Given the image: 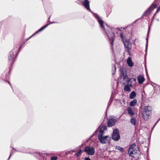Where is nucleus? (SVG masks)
I'll return each mask as SVG.
<instances>
[{"mask_svg":"<svg viewBox=\"0 0 160 160\" xmlns=\"http://www.w3.org/2000/svg\"><path fill=\"white\" fill-rule=\"evenodd\" d=\"M33 154L36 158L39 160H41V158H42L43 160H45L47 158V155L46 153H42L40 152H34Z\"/></svg>","mask_w":160,"mask_h":160,"instance_id":"nucleus-9","label":"nucleus"},{"mask_svg":"<svg viewBox=\"0 0 160 160\" xmlns=\"http://www.w3.org/2000/svg\"><path fill=\"white\" fill-rule=\"evenodd\" d=\"M128 152L130 156L133 157L135 160H138L141 156V152L138 146H136L135 143L129 147Z\"/></svg>","mask_w":160,"mask_h":160,"instance_id":"nucleus-2","label":"nucleus"},{"mask_svg":"<svg viewBox=\"0 0 160 160\" xmlns=\"http://www.w3.org/2000/svg\"><path fill=\"white\" fill-rule=\"evenodd\" d=\"M14 153V152L13 151V150H12L11 152L10 155V156L12 155Z\"/></svg>","mask_w":160,"mask_h":160,"instance_id":"nucleus-37","label":"nucleus"},{"mask_svg":"<svg viewBox=\"0 0 160 160\" xmlns=\"http://www.w3.org/2000/svg\"><path fill=\"white\" fill-rule=\"evenodd\" d=\"M123 42L125 48L129 49H131L132 44L129 40H125L124 42L123 40Z\"/></svg>","mask_w":160,"mask_h":160,"instance_id":"nucleus-12","label":"nucleus"},{"mask_svg":"<svg viewBox=\"0 0 160 160\" xmlns=\"http://www.w3.org/2000/svg\"><path fill=\"white\" fill-rule=\"evenodd\" d=\"M137 80L139 84H142L145 81L144 77L141 74H140L137 77Z\"/></svg>","mask_w":160,"mask_h":160,"instance_id":"nucleus-14","label":"nucleus"},{"mask_svg":"<svg viewBox=\"0 0 160 160\" xmlns=\"http://www.w3.org/2000/svg\"><path fill=\"white\" fill-rule=\"evenodd\" d=\"M123 35L122 34H121L120 35V36H121V38H122V37H123Z\"/></svg>","mask_w":160,"mask_h":160,"instance_id":"nucleus-39","label":"nucleus"},{"mask_svg":"<svg viewBox=\"0 0 160 160\" xmlns=\"http://www.w3.org/2000/svg\"><path fill=\"white\" fill-rule=\"evenodd\" d=\"M127 62L128 65L129 67H132L134 65V63L132 61L131 58L130 57L128 58L127 60Z\"/></svg>","mask_w":160,"mask_h":160,"instance_id":"nucleus-20","label":"nucleus"},{"mask_svg":"<svg viewBox=\"0 0 160 160\" xmlns=\"http://www.w3.org/2000/svg\"><path fill=\"white\" fill-rule=\"evenodd\" d=\"M116 149L117 150H119L121 152H123L124 150L123 148H122L121 147L118 146H116Z\"/></svg>","mask_w":160,"mask_h":160,"instance_id":"nucleus-30","label":"nucleus"},{"mask_svg":"<svg viewBox=\"0 0 160 160\" xmlns=\"http://www.w3.org/2000/svg\"><path fill=\"white\" fill-rule=\"evenodd\" d=\"M159 121L160 120H159L158 119V120L156 121V122L154 124V125L151 128V132H152V131H153L154 127H155V126H156V124L158 123Z\"/></svg>","mask_w":160,"mask_h":160,"instance_id":"nucleus-33","label":"nucleus"},{"mask_svg":"<svg viewBox=\"0 0 160 160\" xmlns=\"http://www.w3.org/2000/svg\"><path fill=\"white\" fill-rule=\"evenodd\" d=\"M82 151L81 149H80L79 151H78L77 153H75L77 157H79L81 154Z\"/></svg>","mask_w":160,"mask_h":160,"instance_id":"nucleus-31","label":"nucleus"},{"mask_svg":"<svg viewBox=\"0 0 160 160\" xmlns=\"http://www.w3.org/2000/svg\"><path fill=\"white\" fill-rule=\"evenodd\" d=\"M152 108L150 106H145L143 108L141 114L142 118L146 121L150 118L152 113Z\"/></svg>","mask_w":160,"mask_h":160,"instance_id":"nucleus-3","label":"nucleus"},{"mask_svg":"<svg viewBox=\"0 0 160 160\" xmlns=\"http://www.w3.org/2000/svg\"><path fill=\"white\" fill-rule=\"evenodd\" d=\"M120 77H121V78H122L123 80H125L126 78L128 79L126 71H124L123 70L121 71Z\"/></svg>","mask_w":160,"mask_h":160,"instance_id":"nucleus-15","label":"nucleus"},{"mask_svg":"<svg viewBox=\"0 0 160 160\" xmlns=\"http://www.w3.org/2000/svg\"><path fill=\"white\" fill-rule=\"evenodd\" d=\"M129 26H128L125 27H121L119 28H118L117 29H118V30H122L123 29H128V28H129Z\"/></svg>","mask_w":160,"mask_h":160,"instance_id":"nucleus-32","label":"nucleus"},{"mask_svg":"<svg viewBox=\"0 0 160 160\" xmlns=\"http://www.w3.org/2000/svg\"><path fill=\"white\" fill-rule=\"evenodd\" d=\"M84 151L89 155H93L95 153V150L93 147L87 146L85 147Z\"/></svg>","mask_w":160,"mask_h":160,"instance_id":"nucleus-10","label":"nucleus"},{"mask_svg":"<svg viewBox=\"0 0 160 160\" xmlns=\"http://www.w3.org/2000/svg\"><path fill=\"white\" fill-rule=\"evenodd\" d=\"M131 49H128V48H127V49L126 50V51L127 52V53L129 55H130V50H131Z\"/></svg>","mask_w":160,"mask_h":160,"instance_id":"nucleus-36","label":"nucleus"},{"mask_svg":"<svg viewBox=\"0 0 160 160\" xmlns=\"http://www.w3.org/2000/svg\"><path fill=\"white\" fill-rule=\"evenodd\" d=\"M22 48V47H21L20 46L18 49V51L17 52L18 46H17L13 48L9 53L10 55L8 58V60L10 61L12 60L14 58L15 55H16V57Z\"/></svg>","mask_w":160,"mask_h":160,"instance_id":"nucleus-5","label":"nucleus"},{"mask_svg":"<svg viewBox=\"0 0 160 160\" xmlns=\"http://www.w3.org/2000/svg\"><path fill=\"white\" fill-rule=\"evenodd\" d=\"M7 160H9V159H8Z\"/></svg>","mask_w":160,"mask_h":160,"instance_id":"nucleus-45","label":"nucleus"},{"mask_svg":"<svg viewBox=\"0 0 160 160\" xmlns=\"http://www.w3.org/2000/svg\"><path fill=\"white\" fill-rule=\"evenodd\" d=\"M84 160H91V159L89 157H86L85 158Z\"/></svg>","mask_w":160,"mask_h":160,"instance_id":"nucleus-38","label":"nucleus"},{"mask_svg":"<svg viewBox=\"0 0 160 160\" xmlns=\"http://www.w3.org/2000/svg\"><path fill=\"white\" fill-rule=\"evenodd\" d=\"M103 122H102L101 124L98 127V128L96 130V131L94 132L91 135V136L90 137V138H91L92 137H93L96 134L98 133V132H99V130L102 127V124H103Z\"/></svg>","mask_w":160,"mask_h":160,"instance_id":"nucleus-18","label":"nucleus"},{"mask_svg":"<svg viewBox=\"0 0 160 160\" xmlns=\"http://www.w3.org/2000/svg\"><path fill=\"white\" fill-rule=\"evenodd\" d=\"M131 123L133 125H135L136 124V120L135 118H132L130 120V121Z\"/></svg>","mask_w":160,"mask_h":160,"instance_id":"nucleus-28","label":"nucleus"},{"mask_svg":"<svg viewBox=\"0 0 160 160\" xmlns=\"http://www.w3.org/2000/svg\"><path fill=\"white\" fill-rule=\"evenodd\" d=\"M11 156H10V155H9L8 159H9V160L10 159V158H11Z\"/></svg>","mask_w":160,"mask_h":160,"instance_id":"nucleus-40","label":"nucleus"},{"mask_svg":"<svg viewBox=\"0 0 160 160\" xmlns=\"http://www.w3.org/2000/svg\"><path fill=\"white\" fill-rule=\"evenodd\" d=\"M83 5L88 10L91 11L89 7V2L88 0H85L83 3Z\"/></svg>","mask_w":160,"mask_h":160,"instance_id":"nucleus-16","label":"nucleus"},{"mask_svg":"<svg viewBox=\"0 0 160 160\" xmlns=\"http://www.w3.org/2000/svg\"><path fill=\"white\" fill-rule=\"evenodd\" d=\"M22 48V47H21L20 46L18 49V51L17 52L18 46H17L13 48L9 53L10 55L8 58V60L10 61L12 60L14 58L15 55H16V57Z\"/></svg>","mask_w":160,"mask_h":160,"instance_id":"nucleus-6","label":"nucleus"},{"mask_svg":"<svg viewBox=\"0 0 160 160\" xmlns=\"http://www.w3.org/2000/svg\"><path fill=\"white\" fill-rule=\"evenodd\" d=\"M137 100L136 99H134L131 101L129 103V105L132 107L134 106L137 103Z\"/></svg>","mask_w":160,"mask_h":160,"instance_id":"nucleus-26","label":"nucleus"},{"mask_svg":"<svg viewBox=\"0 0 160 160\" xmlns=\"http://www.w3.org/2000/svg\"><path fill=\"white\" fill-rule=\"evenodd\" d=\"M154 8L152 7H150L143 14V15L146 16H148L149 13H150L153 10Z\"/></svg>","mask_w":160,"mask_h":160,"instance_id":"nucleus-22","label":"nucleus"},{"mask_svg":"<svg viewBox=\"0 0 160 160\" xmlns=\"http://www.w3.org/2000/svg\"><path fill=\"white\" fill-rule=\"evenodd\" d=\"M132 87V85L131 83H128L125 86L124 90L125 91H130V87Z\"/></svg>","mask_w":160,"mask_h":160,"instance_id":"nucleus-19","label":"nucleus"},{"mask_svg":"<svg viewBox=\"0 0 160 160\" xmlns=\"http://www.w3.org/2000/svg\"><path fill=\"white\" fill-rule=\"evenodd\" d=\"M58 158L57 156H52L51 158V160H57Z\"/></svg>","mask_w":160,"mask_h":160,"instance_id":"nucleus-34","label":"nucleus"},{"mask_svg":"<svg viewBox=\"0 0 160 160\" xmlns=\"http://www.w3.org/2000/svg\"><path fill=\"white\" fill-rule=\"evenodd\" d=\"M97 19L98 22L99 23L100 25V27L103 29H104L103 21L102 19H101L99 18H97Z\"/></svg>","mask_w":160,"mask_h":160,"instance_id":"nucleus-25","label":"nucleus"},{"mask_svg":"<svg viewBox=\"0 0 160 160\" xmlns=\"http://www.w3.org/2000/svg\"><path fill=\"white\" fill-rule=\"evenodd\" d=\"M127 111L128 114L131 115L133 116L134 114V112L132 110V108L130 107L127 108Z\"/></svg>","mask_w":160,"mask_h":160,"instance_id":"nucleus-23","label":"nucleus"},{"mask_svg":"<svg viewBox=\"0 0 160 160\" xmlns=\"http://www.w3.org/2000/svg\"><path fill=\"white\" fill-rule=\"evenodd\" d=\"M128 80L127 81V83H131L132 84H135L136 81V78H128Z\"/></svg>","mask_w":160,"mask_h":160,"instance_id":"nucleus-21","label":"nucleus"},{"mask_svg":"<svg viewBox=\"0 0 160 160\" xmlns=\"http://www.w3.org/2000/svg\"><path fill=\"white\" fill-rule=\"evenodd\" d=\"M48 24H47V25H44V26L42 27V28H40L39 29V30H43L44 29H45V28H46L48 26Z\"/></svg>","mask_w":160,"mask_h":160,"instance_id":"nucleus-35","label":"nucleus"},{"mask_svg":"<svg viewBox=\"0 0 160 160\" xmlns=\"http://www.w3.org/2000/svg\"><path fill=\"white\" fill-rule=\"evenodd\" d=\"M112 101H113L112 99H111V98H110L108 103V107H107V109H106V116L107 115V110H108V108H109V107L111 105V103H112Z\"/></svg>","mask_w":160,"mask_h":160,"instance_id":"nucleus-27","label":"nucleus"},{"mask_svg":"<svg viewBox=\"0 0 160 160\" xmlns=\"http://www.w3.org/2000/svg\"><path fill=\"white\" fill-rule=\"evenodd\" d=\"M136 96V93L134 91H132L130 94L129 98L130 99H134Z\"/></svg>","mask_w":160,"mask_h":160,"instance_id":"nucleus-24","label":"nucleus"},{"mask_svg":"<svg viewBox=\"0 0 160 160\" xmlns=\"http://www.w3.org/2000/svg\"><path fill=\"white\" fill-rule=\"evenodd\" d=\"M107 130L106 126L104 125L103 123L101 128L99 130V132L98 134V138L100 142L102 144H109L110 143V137L108 135L104 136V131Z\"/></svg>","mask_w":160,"mask_h":160,"instance_id":"nucleus-1","label":"nucleus"},{"mask_svg":"<svg viewBox=\"0 0 160 160\" xmlns=\"http://www.w3.org/2000/svg\"><path fill=\"white\" fill-rule=\"evenodd\" d=\"M159 120H160V118L158 119Z\"/></svg>","mask_w":160,"mask_h":160,"instance_id":"nucleus-43","label":"nucleus"},{"mask_svg":"<svg viewBox=\"0 0 160 160\" xmlns=\"http://www.w3.org/2000/svg\"><path fill=\"white\" fill-rule=\"evenodd\" d=\"M7 160H9V159H8Z\"/></svg>","mask_w":160,"mask_h":160,"instance_id":"nucleus-44","label":"nucleus"},{"mask_svg":"<svg viewBox=\"0 0 160 160\" xmlns=\"http://www.w3.org/2000/svg\"><path fill=\"white\" fill-rule=\"evenodd\" d=\"M113 130L112 139L114 141H118L120 138L119 130L117 128L113 129Z\"/></svg>","mask_w":160,"mask_h":160,"instance_id":"nucleus-8","label":"nucleus"},{"mask_svg":"<svg viewBox=\"0 0 160 160\" xmlns=\"http://www.w3.org/2000/svg\"><path fill=\"white\" fill-rule=\"evenodd\" d=\"M117 119L113 116H110V118L108 119L107 122V126L108 127H111L114 126L117 122Z\"/></svg>","mask_w":160,"mask_h":160,"instance_id":"nucleus-7","label":"nucleus"},{"mask_svg":"<svg viewBox=\"0 0 160 160\" xmlns=\"http://www.w3.org/2000/svg\"><path fill=\"white\" fill-rule=\"evenodd\" d=\"M146 73H147V76L148 77V72H147V71H146Z\"/></svg>","mask_w":160,"mask_h":160,"instance_id":"nucleus-42","label":"nucleus"},{"mask_svg":"<svg viewBox=\"0 0 160 160\" xmlns=\"http://www.w3.org/2000/svg\"><path fill=\"white\" fill-rule=\"evenodd\" d=\"M104 33L108 37L110 43L111 44V47L112 49L113 44L114 41V33L112 32V31H104Z\"/></svg>","mask_w":160,"mask_h":160,"instance_id":"nucleus-4","label":"nucleus"},{"mask_svg":"<svg viewBox=\"0 0 160 160\" xmlns=\"http://www.w3.org/2000/svg\"><path fill=\"white\" fill-rule=\"evenodd\" d=\"M8 82L9 85L11 86V83H10V82L9 81H8Z\"/></svg>","mask_w":160,"mask_h":160,"instance_id":"nucleus-41","label":"nucleus"},{"mask_svg":"<svg viewBox=\"0 0 160 160\" xmlns=\"http://www.w3.org/2000/svg\"><path fill=\"white\" fill-rule=\"evenodd\" d=\"M116 66L114 65V66L112 67V74L113 75H114L116 72Z\"/></svg>","mask_w":160,"mask_h":160,"instance_id":"nucleus-29","label":"nucleus"},{"mask_svg":"<svg viewBox=\"0 0 160 160\" xmlns=\"http://www.w3.org/2000/svg\"><path fill=\"white\" fill-rule=\"evenodd\" d=\"M42 31H38L36 32L33 34L32 35H31L30 37H29L28 38L26 39L25 40L22 42L20 45V46L21 47H22L23 45L25 44L26 42L28 40L30 39L31 38H32L33 36H35L36 34L38 33L39 32H41Z\"/></svg>","mask_w":160,"mask_h":160,"instance_id":"nucleus-13","label":"nucleus"},{"mask_svg":"<svg viewBox=\"0 0 160 160\" xmlns=\"http://www.w3.org/2000/svg\"><path fill=\"white\" fill-rule=\"evenodd\" d=\"M12 148L13 150H14L16 152L22 153H27L28 152L27 151V149L24 147H21L17 149H16L13 147H12Z\"/></svg>","mask_w":160,"mask_h":160,"instance_id":"nucleus-11","label":"nucleus"},{"mask_svg":"<svg viewBox=\"0 0 160 160\" xmlns=\"http://www.w3.org/2000/svg\"><path fill=\"white\" fill-rule=\"evenodd\" d=\"M150 31H148V32L147 34V38H146V48H145V57L146 58V53L148 50V37L149 34L150 33Z\"/></svg>","mask_w":160,"mask_h":160,"instance_id":"nucleus-17","label":"nucleus"}]
</instances>
